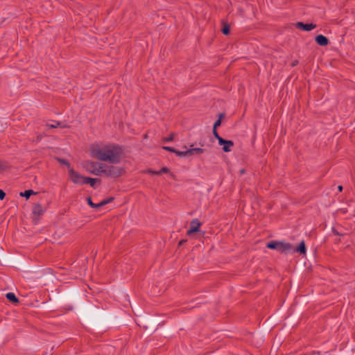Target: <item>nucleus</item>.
<instances>
[{"mask_svg": "<svg viewBox=\"0 0 355 355\" xmlns=\"http://www.w3.org/2000/svg\"><path fill=\"white\" fill-rule=\"evenodd\" d=\"M244 172H245L244 169L241 170V174H243V173H244Z\"/></svg>", "mask_w": 355, "mask_h": 355, "instance_id": "72a5a7b5", "label": "nucleus"}, {"mask_svg": "<svg viewBox=\"0 0 355 355\" xmlns=\"http://www.w3.org/2000/svg\"><path fill=\"white\" fill-rule=\"evenodd\" d=\"M168 172V168L166 167H163L159 171H157L156 173H157V175H159L161 173H166Z\"/></svg>", "mask_w": 355, "mask_h": 355, "instance_id": "393cba45", "label": "nucleus"}, {"mask_svg": "<svg viewBox=\"0 0 355 355\" xmlns=\"http://www.w3.org/2000/svg\"><path fill=\"white\" fill-rule=\"evenodd\" d=\"M174 137H175V135H174V134H171V135H170V137H166V138H164V142H169V141H172L174 139Z\"/></svg>", "mask_w": 355, "mask_h": 355, "instance_id": "4be33fe9", "label": "nucleus"}, {"mask_svg": "<svg viewBox=\"0 0 355 355\" xmlns=\"http://www.w3.org/2000/svg\"><path fill=\"white\" fill-rule=\"evenodd\" d=\"M221 124L220 119H218L214 124V128L216 129Z\"/></svg>", "mask_w": 355, "mask_h": 355, "instance_id": "a878e982", "label": "nucleus"}, {"mask_svg": "<svg viewBox=\"0 0 355 355\" xmlns=\"http://www.w3.org/2000/svg\"><path fill=\"white\" fill-rule=\"evenodd\" d=\"M315 42L320 46H326L328 44V39L322 35L316 36Z\"/></svg>", "mask_w": 355, "mask_h": 355, "instance_id": "9d476101", "label": "nucleus"}, {"mask_svg": "<svg viewBox=\"0 0 355 355\" xmlns=\"http://www.w3.org/2000/svg\"><path fill=\"white\" fill-rule=\"evenodd\" d=\"M5 193L3 190H1L0 189V200H3V198H5Z\"/></svg>", "mask_w": 355, "mask_h": 355, "instance_id": "c85d7f7f", "label": "nucleus"}, {"mask_svg": "<svg viewBox=\"0 0 355 355\" xmlns=\"http://www.w3.org/2000/svg\"><path fill=\"white\" fill-rule=\"evenodd\" d=\"M7 168H8L7 163L0 162V173L4 171Z\"/></svg>", "mask_w": 355, "mask_h": 355, "instance_id": "6ab92c4d", "label": "nucleus"}, {"mask_svg": "<svg viewBox=\"0 0 355 355\" xmlns=\"http://www.w3.org/2000/svg\"><path fill=\"white\" fill-rule=\"evenodd\" d=\"M222 32L225 35H227L230 33V28L227 25H225L222 29Z\"/></svg>", "mask_w": 355, "mask_h": 355, "instance_id": "5701e85b", "label": "nucleus"}, {"mask_svg": "<svg viewBox=\"0 0 355 355\" xmlns=\"http://www.w3.org/2000/svg\"><path fill=\"white\" fill-rule=\"evenodd\" d=\"M87 202L94 209H98L97 203H94V202L92 201L90 198H87Z\"/></svg>", "mask_w": 355, "mask_h": 355, "instance_id": "aec40b11", "label": "nucleus"}, {"mask_svg": "<svg viewBox=\"0 0 355 355\" xmlns=\"http://www.w3.org/2000/svg\"><path fill=\"white\" fill-rule=\"evenodd\" d=\"M34 192L32 190H26L24 193H21L20 195L21 196H24L26 198H28L32 194H33Z\"/></svg>", "mask_w": 355, "mask_h": 355, "instance_id": "a211bd4d", "label": "nucleus"}, {"mask_svg": "<svg viewBox=\"0 0 355 355\" xmlns=\"http://www.w3.org/2000/svg\"><path fill=\"white\" fill-rule=\"evenodd\" d=\"M293 250L295 251V252H300L301 254H305L306 253V247H305V243L304 241H302L300 243V245L295 248V249H293Z\"/></svg>", "mask_w": 355, "mask_h": 355, "instance_id": "f8f14e48", "label": "nucleus"}, {"mask_svg": "<svg viewBox=\"0 0 355 355\" xmlns=\"http://www.w3.org/2000/svg\"><path fill=\"white\" fill-rule=\"evenodd\" d=\"M6 298L13 302V303H17L19 302L17 297L15 296V295L13 293H8L6 295Z\"/></svg>", "mask_w": 355, "mask_h": 355, "instance_id": "ddd939ff", "label": "nucleus"}, {"mask_svg": "<svg viewBox=\"0 0 355 355\" xmlns=\"http://www.w3.org/2000/svg\"><path fill=\"white\" fill-rule=\"evenodd\" d=\"M175 153L179 156V157H188V155H187V150H184V151H180V150H175Z\"/></svg>", "mask_w": 355, "mask_h": 355, "instance_id": "dca6fc26", "label": "nucleus"}, {"mask_svg": "<svg viewBox=\"0 0 355 355\" xmlns=\"http://www.w3.org/2000/svg\"><path fill=\"white\" fill-rule=\"evenodd\" d=\"M123 170L119 166L105 165L103 174L110 177H119L122 175Z\"/></svg>", "mask_w": 355, "mask_h": 355, "instance_id": "7ed1b4c3", "label": "nucleus"}, {"mask_svg": "<svg viewBox=\"0 0 355 355\" xmlns=\"http://www.w3.org/2000/svg\"><path fill=\"white\" fill-rule=\"evenodd\" d=\"M44 211V208L39 204L35 205L33 209V214L36 217H39L40 216L42 215Z\"/></svg>", "mask_w": 355, "mask_h": 355, "instance_id": "1a4fd4ad", "label": "nucleus"}, {"mask_svg": "<svg viewBox=\"0 0 355 355\" xmlns=\"http://www.w3.org/2000/svg\"><path fill=\"white\" fill-rule=\"evenodd\" d=\"M296 26L298 28L302 29L304 31H311L312 29H313L315 27V25L313 24H304L302 22H297L296 24Z\"/></svg>", "mask_w": 355, "mask_h": 355, "instance_id": "6e6552de", "label": "nucleus"}, {"mask_svg": "<svg viewBox=\"0 0 355 355\" xmlns=\"http://www.w3.org/2000/svg\"><path fill=\"white\" fill-rule=\"evenodd\" d=\"M60 162L62 164L67 165L69 169L71 168L69 164L66 160H64V159H60Z\"/></svg>", "mask_w": 355, "mask_h": 355, "instance_id": "cd10ccee", "label": "nucleus"}, {"mask_svg": "<svg viewBox=\"0 0 355 355\" xmlns=\"http://www.w3.org/2000/svg\"><path fill=\"white\" fill-rule=\"evenodd\" d=\"M225 142L226 143L221 145L223 146V150L225 152H230L231 150V147L233 146V142L230 140H225Z\"/></svg>", "mask_w": 355, "mask_h": 355, "instance_id": "9b49d317", "label": "nucleus"}, {"mask_svg": "<svg viewBox=\"0 0 355 355\" xmlns=\"http://www.w3.org/2000/svg\"><path fill=\"white\" fill-rule=\"evenodd\" d=\"M188 157L198 156L205 152V149L202 148H193V145L190 146V148L187 149Z\"/></svg>", "mask_w": 355, "mask_h": 355, "instance_id": "39448f33", "label": "nucleus"}, {"mask_svg": "<svg viewBox=\"0 0 355 355\" xmlns=\"http://www.w3.org/2000/svg\"><path fill=\"white\" fill-rule=\"evenodd\" d=\"M157 171H149V173H152V174H156L157 175Z\"/></svg>", "mask_w": 355, "mask_h": 355, "instance_id": "7c9ffc66", "label": "nucleus"}, {"mask_svg": "<svg viewBox=\"0 0 355 355\" xmlns=\"http://www.w3.org/2000/svg\"><path fill=\"white\" fill-rule=\"evenodd\" d=\"M293 250V246L285 242L277 241V250L281 252H288Z\"/></svg>", "mask_w": 355, "mask_h": 355, "instance_id": "423d86ee", "label": "nucleus"}, {"mask_svg": "<svg viewBox=\"0 0 355 355\" xmlns=\"http://www.w3.org/2000/svg\"><path fill=\"white\" fill-rule=\"evenodd\" d=\"M267 247L270 249L276 250L277 248V241H272L267 244Z\"/></svg>", "mask_w": 355, "mask_h": 355, "instance_id": "f3484780", "label": "nucleus"}, {"mask_svg": "<svg viewBox=\"0 0 355 355\" xmlns=\"http://www.w3.org/2000/svg\"><path fill=\"white\" fill-rule=\"evenodd\" d=\"M47 125H48L49 128H56V127L60 126V125H61V123H60V122H55L54 123H52V124H48Z\"/></svg>", "mask_w": 355, "mask_h": 355, "instance_id": "b1692460", "label": "nucleus"}, {"mask_svg": "<svg viewBox=\"0 0 355 355\" xmlns=\"http://www.w3.org/2000/svg\"><path fill=\"white\" fill-rule=\"evenodd\" d=\"M105 164L97 162H87L85 164V169L95 175H100L104 173Z\"/></svg>", "mask_w": 355, "mask_h": 355, "instance_id": "f03ea898", "label": "nucleus"}, {"mask_svg": "<svg viewBox=\"0 0 355 355\" xmlns=\"http://www.w3.org/2000/svg\"><path fill=\"white\" fill-rule=\"evenodd\" d=\"M98 182L99 180L96 178H87L86 179V184H89L92 187H95V184Z\"/></svg>", "mask_w": 355, "mask_h": 355, "instance_id": "2eb2a0df", "label": "nucleus"}, {"mask_svg": "<svg viewBox=\"0 0 355 355\" xmlns=\"http://www.w3.org/2000/svg\"><path fill=\"white\" fill-rule=\"evenodd\" d=\"M213 134L214 137L218 139L219 145H223V144L226 143L225 139H223L219 136L216 131V129L213 128Z\"/></svg>", "mask_w": 355, "mask_h": 355, "instance_id": "4468645a", "label": "nucleus"}, {"mask_svg": "<svg viewBox=\"0 0 355 355\" xmlns=\"http://www.w3.org/2000/svg\"><path fill=\"white\" fill-rule=\"evenodd\" d=\"M112 200V199H109V200H103L98 203H97V205H98V209L106 204H107L108 202H110V201Z\"/></svg>", "mask_w": 355, "mask_h": 355, "instance_id": "412c9836", "label": "nucleus"}, {"mask_svg": "<svg viewBox=\"0 0 355 355\" xmlns=\"http://www.w3.org/2000/svg\"><path fill=\"white\" fill-rule=\"evenodd\" d=\"M69 175L70 180L76 184H86V177L83 176L81 174L75 171L72 168L69 170Z\"/></svg>", "mask_w": 355, "mask_h": 355, "instance_id": "20e7f679", "label": "nucleus"}, {"mask_svg": "<svg viewBox=\"0 0 355 355\" xmlns=\"http://www.w3.org/2000/svg\"><path fill=\"white\" fill-rule=\"evenodd\" d=\"M91 156L111 164H118L123 156L122 148L114 144H97L91 147Z\"/></svg>", "mask_w": 355, "mask_h": 355, "instance_id": "f257e3e1", "label": "nucleus"}, {"mask_svg": "<svg viewBox=\"0 0 355 355\" xmlns=\"http://www.w3.org/2000/svg\"><path fill=\"white\" fill-rule=\"evenodd\" d=\"M186 241L185 240H182L181 241H180V245H182Z\"/></svg>", "mask_w": 355, "mask_h": 355, "instance_id": "473e14b6", "label": "nucleus"}, {"mask_svg": "<svg viewBox=\"0 0 355 355\" xmlns=\"http://www.w3.org/2000/svg\"><path fill=\"white\" fill-rule=\"evenodd\" d=\"M338 191H343V187H342V186H340H340H338Z\"/></svg>", "mask_w": 355, "mask_h": 355, "instance_id": "c756f323", "label": "nucleus"}, {"mask_svg": "<svg viewBox=\"0 0 355 355\" xmlns=\"http://www.w3.org/2000/svg\"><path fill=\"white\" fill-rule=\"evenodd\" d=\"M224 116V114H220L219 115V118L218 119H220V120L223 119V117Z\"/></svg>", "mask_w": 355, "mask_h": 355, "instance_id": "2f4dec72", "label": "nucleus"}, {"mask_svg": "<svg viewBox=\"0 0 355 355\" xmlns=\"http://www.w3.org/2000/svg\"><path fill=\"white\" fill-rule=\"evenodd\" d=\"M201 223L198 219H194L191 222L190 229L187 231V235H191L192 234L197 232Z\"/></svg>", "mask_w": 355, "mask_h": 355, "instance_id": "0eeeda50", "label": "nucleus"}, {"mask_svg": "<svg viewBox=\"0 0 355 355\" xmlns=\"http://www.w3.org/2000/svg\"><path fill=\"white\" fill-rule=\"evenodd\" d=\"M163 149L175 153V149L169 146H164Z\"/></svg>", "mask_w": 355, "mask_h": 355, "instance_id": "bb28decb", "label": "nucleus"}]
</instances>
